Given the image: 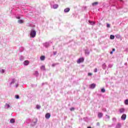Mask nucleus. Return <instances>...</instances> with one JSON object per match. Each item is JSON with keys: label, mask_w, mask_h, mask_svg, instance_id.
I'll list each match as a JSON object with an SVG mask.
<instances>
[{"label": "nucleus", "mask_w": 128, "mask_h": 128, "mask_svg": "<svg viewBox=\"0 0 128 128\" xmlns=\"http://www.w3.org/2000/svg\"><path fill=\"white\" fill-rule=\"evenodd\" d=\"M110 54H114V52L113 51H111L110 52Z\"/></svg>", "instance_id": "de8ad7c7"}, {"label": "nucleus", "mask_w": 128, "mask_h": 128, "mask_svg": "<svg viewBox=\"0 0 128 128\" xmlns=\"http://www.w3.org/2000/svg\"><path fill=\"white\" fill-rule=\"evenodd\" d=\"M90 53V50H88V49L85 50V54H86L89 56Z\"/></svg>", "instance_id": "2eb2a0df"}, {"label": "nucleus", "mask_w": 128, "mask_h": 128, "mask_svg": "<svg viewBox=\"0 0 128 128\" xmlns=\"http://www.w3.org/2000/svg\"><path fill=\"white\" fill-rule=\"evenodd\" d=\"M14 82H16V79H14V78L12 79L11 82L10 84V86H12V84H14Z\"/></svg>", "instance_id": "423d86ee"}, {"label": "nucleus", "mask_w": 128, "mask_h": 128, "mask_svg": "<svg viewBox=\"0 0 128 128\" xmlns=\"http://www.w3.org/2000/svg\"><path fill=\"white\" fill-rule=\"evenodd\" d=\"M87 128H92V127H90V126H88Z\"/></svg>", "instance_id": "8fccbe9b"}, {"label": "nucleus", "mask_w": 128, "mask_h": 128, "mask_svg": "<svg viewBox=\"0 0 128 128\" xmlns=\"http://www.w3.org/2000/svg\"><path fill=\"white\" fill-rule=\"evenodd\" d=\"M102 68L103 70H106V63H104L102 64Z\"/></svg>", "instance_id": "f3484780"}, {"label": "nucleus", "mask_w": 128, "mask_h": 128, "mask_svg": "<svg viewBox=\"0 0 128 128\" xmlns=\"http://www.w3.org/2000/svg\"><path fill=\"white\" fill-rule=\"evenodd\" d=\"M88 22L89 24H91V26H94V24H96V22L94 21H91L89 20Z\"/></svg>", "instance_id": "6e6552de"}, {"label": "nucleus", "mask_w": 128, "mask_h": 128, "mask_svg": "<svg viewBox=\"0 0 128 128\" xmlns=\"http://www.w3.org/2000/svg\"><path fill=\"white\" fill-rule=\"evenodd\" d=\"M45 118H46V120H48V118H50V113L46 114L45 115Z\"/></svg>", "instance_id": "39448f33"}, {"label": "nucleus", "mask_w": 128, "mask_h": 128, "mask_svg": "<svg viewBox=\"0 0 128 128\" xmlns=\"http://www.w3.org/2000/svg\"><path fill=\"white\" fill-rule=\"evenodd\" d=\"M58 8V4H54L53 5V8L54 10H56V8Z\"/></svg>", "instance_id": "4468645a"}, {"label": "nucleus", "mask_w": 128, "mask_h": 128, "mask_svg": "<svg viewBox=\"0 0 128 128\" xmlns=\"http://www.w3.org/2000/svg\"><path fill=\"white\" fill-rule=\"evenodd\" d=\"M120 2H122V0H120Z\"/></svg>", "instance_id": "603ef678"}, {"label": "nucleus", "mask_w": 128, "mask_h": 128, "mask_svg": "<svg viewBox=\"0 0 128 128\" xmlns=\"http://www.w3.org/2000/svg\"><path fill=\"white\" fill-rule=\"evenodd\" d=\"M126 114H123L121 116V119L122 120H126Z\"/></svg>", "instance_id": "7ed1b4c3"}, {"label": "nucleus", "mask_w": 128, "mask_h": 128, "mask_svg": "<svg viewBox=\"0 0 128 128\" xmlns=\"http://www.w3.org/2000/svg\"><path fill=\"white\" fill-rule=\"evenodd\" d=\"M15 98H16L17 100H18V98H20V96L18 95V94H16L15 96Z\"/></svg>", "instance_id": "473e14b6"}, {"label": "nucleus", "mask_w": 128, "mask_h": 128, "mask_svg": "<svg viewBox=\"0 0 128 128\" xmlns=\"http://www.w3.org/2000/svg\"><path fill=\"white\" fill-rule=\"evenodd\" d=\"M44 83H42V86H44Z\"/></svg>", "instance_id": "3c124183"}, {"label": "nucleus", "mask_w": 128, "mask_h": 128, "mask_svg": "<svg viewBox=\"0 0 128 128\" xmlns=\"http://www.w3.org/2000/svg\"><path fill=\"white\" fill-rule=\"evenodd\" d=\"M102 116H104V114L102 112L98 113V118H102Z\"/></svg>", "instance_id": "9d476101"}, {"label": "nucleus", "mask_w": 128, "mask_h": 128, "mask_svg": "<svg viewBox=\"0 0 128 128\" xmlns=\"http://www.w3.org/2000/svg\"><path fill=\"white\" fill-rule=\"evenodd\" d=\"M18 84H16V85L15 86V88H18Z\"/></svg>", "instance_id": "79ce46f5"}, {"label": "nucleus", "mask_w": 128, "mask_h": 128, "mask_svg": "<svg viewBox=\"0 0 128 128\" xmlns=\"http://www.w3.org/2000/svg\"><path fill=\"white\" fill-rule=\"evenodd\" d=\"M112 64H109L108 66V68H112Z\"/></svg>", "instance_id": "c756f323"}, {"label": "nucleus", "mask_w": 128, "mask_h": 128, "mask_svg": "<svg viewBox=\"0 0 128 128\" xmlns=\"http://www.w3.org/2000/svg\"><path fill=\"white\" fill-rule=\"evenodd\" d=\"M30 38H36V30L32 29L30 30Z\"/></svg>", "instance_id": "f257e3e1"}, {"label": "nucleus", "mask_w": 128, "mask_h": 128, "mask_svg": "<svg viewBox=\"0 0 128 128\" xmlns=\"http://www.w3.org/2000/svg\"><path fill=\"white\" fill-rule=\"evenodd\" d=\"M84 58H80L77 60V64H80V62H84Z\"/></svg>", "instance_id": "f03ea898"}, {"label": "nucleus", "mask_w": 128, "mask_h": 128, "mask_svg": "<svg viewBox=\"0 0 128 128\" xmlns=\"http://www.w3.org/2000/svg\"><path fill=\"white\" fill-rule=\"evenodd\" d=\"M124 104L126 106H128V99H126V100H124Z\"/></svg>", "instance_id": "393cba45"}, {"label": "nucleus", "mask_w": 128, "mask_h": 128, "mask_svg": "<svg viewBox=\"0 0 128 128\" xmlns=\"http://www.w3.org/2000/svg\"><path fill=\"white\" fill-rule=\"evenodd\" d=\"M36 108H37V110H40V106L36 105Z\"/></svg>", "instance_id": "2f4dec72"}, {"label": "nucleus", "mask_w": 128, "mask_h": 128, "mask_svg": "<svg viewBox=\"0 0 128 128\" xmlns=\"http://www.w3.org/2000/svg\"><path fill=\"white\" fill-rule=\"evenodd\" d=\"M10 124H14L16 122V120L14 118H11L10 120Z\"/></svg>", "instance_id": "a211bd4d"}, {"label": "nucleus", "mask_w": 128, "mask_h": 128, "mask_svg": "<svg viewBox=\"0 0 128 128\" xmlns=\"http://www.w3.org/2000/svg\"><path fill=\"white\" fill-rule=\"evenodd\" d=\"M94 88H96V84H92L90 86V88L94 89Z\"/></svg>", "instance_id": "9b49d317"}, {"label": "nucleus", "mask_w": 128, "mask_h": 128, "mask_svg": "<svg viewBox=\"0 0 128 128\" xmlns=\"http://www.w3.org/2000/svg\"><path fill=\"white\" fill-rule=\"evenodd\" d=\"M116 51V49H114V48H112V52H115Z\"/></svg>", "instance_id": "49530a36"}, {"label": "nucleus", "mask_w": 128, "mask_h": 128, "mask_svg": "<svg viewBox=\"0 0 128 128\" xmlns=\"http://www.w3.org/2000/svg\"><path fill=\"white\" fill-rule=\"evenodd\" d=\"M96 126H100V122H97V123H96Z\"/></svg>", "instance_id": "37998d69"}, {"label": "nucleus", "mask_w": 128, "mask_h": 128, "mask_svg": "<svg viewBox=\"0 0 128 128\" xmlns=\"http://www.w3.org/2000/svg\"><path fill=\"white\" fill-rule=\"evenodd\" d=\"M106 118H108V120H110V116L108 114H106Z\"/></svg>", "instance_id": "c9c22d12"}, {"label": "nucleus", "mask_w": 128, "mask_h": 128, "mask_svg": "<svg viewBox=\"0 0 128 128\" xmlns=\"http://www.w3.org/2000/svg\"><path fill=\"white\" fill-rule=\"evenodd\" d=\"M16 18H17V20H20V16H16Z\"/></svg>", "instance_id": "e433bc0d"}, {"label": "nucleus", "mask_w": 128, "mask_h": 128, "mask_svg": "<svg viewBox=\"0 0 128 128\" xmlns=\"http://www.w3.org/2000/svg\"><path fill=\"white\" fill-rule=\"evenodd\" d=\"M24 47H20L19 50H20V52H24Z\"/></svg>", "instance_id": "5701e85b"}, {"label": "nucleus", "mask_w": 128, "mask_h": 128, "mask_svg": "<svg viewBox=\"0 0 128 128\" xmlns=\"http://www.w3.org/2000/svg\"><path fill=\"white\" fill-rule=\"evenodd\" d=\"M105 112H106V110H105Z\"/></svg>", "instance_id": "5fc2aeb1"}, {"label": "nucleus", "mask_w": 128, "mask_h": 128, "mask_svg": "<svg viewBox=\"0 0 128 128\" xmlns=\"http://www.w3.org/2000/svg\"><path fill=\"white\" fill-rule=\"evenodd\" d=\"M101 92H106V90L104 88L101 89Z\"/></svg>", "instance_id": "72a5a7b5"}, {"label": "nucleus", "mask_w": 128, "mask_h": 128, "mask_svg": "<svg viewBox=\"0 0 128 128\" xmlns=\"http://www.w3.org/2000/svg\"><path fill=\"white\" fill-rule=\"evenodd\" d=\"M40 70H46V66H42L41 67H40Z\"/></svg>", "instance_id": "b1692460"}, {"label": "nucleus", "mask_w": 128, "mask_h": 128, "mask_svg": "<svg viewBox=\"0 0 128 128\" xmlns=\"http://www.w3.org/2000/svg\"><path fill=\"white\" fill-rule=\"evenodd\" d=\"M18 24H24V20H18Z\"/></svg>", "instance_id": "4be33fe9"}, {"label": "nucleus", "mask_w": 128, "mask_h": 128, "mask_svg": "<svg viewBox=\"0 0 128 128\" xmlns=\"http://www.w3.org/2000/svg\"><path fill=\"white\" fill-rule=\"evenodd\" d=\"M29 64H30V62H28V60H25L24 62V66H28Z\"/></svg>", "instance_id": "6ab92c4d"}, {"label": "nucleus", "mask_w": 128, "mask_h": 128, "mask_svg": "<svg viewBox=\"0 0 128 128\" xmlns=\"http://www.w3.org/2000/svg\"><path fill=\"white\" fill-rule=\"evenodd\" d=\"M94 72H98V68H96L94 70Z\"/></svg>", "instance_id": "58836bf2"}, {"label": "nucleus", "mask_w": 128, "mask_h": 128, "mask_svg": "<svg viewBox=\"0 0 128 128\" xmlns=\"http://www.w3.org/2000/svg\"><path fill=\"white\" fill-rule=\"evenodd\" d=\"M4 72H6V70L2 69L1 70V74H4Z\"/></svg>", "instance_id": "7c9ffc66"}, {"label": "nucleus", "mask_w": 128, "mask_h": 128, "mask_svg": "<svg viewBox=\"0 0 128 128\" xmlns=\"http://www.w3.org/2000/svg\"><path fill=\"white\" fill-rule=\"evenodd\" d=\"M122 128V124L120 123H118L116 126V128Z\"/></svg>", "instance_id": "ddd939ff"}, {"label": "nucleus", "mask_w": 128, "mask_h": 128, "mask_svg": "<svg viewBox=\"0 0 128 128\" xmlns=\"http://www.w3.org/2000/svg\"><path fill=\"white\" fill-rule=\"evenodd\" d=\"M32 122V120H30V118H28L26 120V124H30V122Z\"/></svg>", "instance_id": "0eeeda50"}, {"label": "nucleus", "mask_w": 128, "mask_h": 128, "mask_svg": "<svg viewBox=\"0 0 128 128\" xmlns=\"http://www.w3.org/2000/svg\"><path fill=\"white\" fill-rule=\"evenodd\" d=\"M10 108V106L8 104H6L5 106V108Z\"/></svg>", "instance_id": "a878e982"}, {"label": "nucleus", "mask_w": 128, "mask_h": 128, "mask_svg": "<svg viewBox=\"0 0 128 128\" xmlns=\"http://www.w3.org/2000/svg\"><path fill=\"white\" fill-rule=\"evenodd\" d=\"M56 64H52V66H56Z\"/></svg>", "instance_id": "a18cd8bd"}, {"label": "nucleus", "mask_w": 128, "mask_h": 128, "mask_svg": "<svg viewBox=\"0 0 128 128\" xmlns=\"http://www.w3.org/2000/svg\"><path fill=\"white\" fill-rule=\"evenodd\" d=\"M34 76H38V71H35L34 73Z\"/></svg>", "instance_id": "412c9836"}, {"label": "nucleus", "mask_w": 128, "mask_h": 128, "mask_svg": "<svg viewBox=\"0 0 128 128\" xmlns=\"http://www.w3.org/2000/svg\"><path fill=\"white\" fill-rule=\"evenodd\" d=\"M112 120H113V122H116V118H112Z\"/></svg>", "instance_id": "4c0bfd02"}, {"label": "nucleus", "mask_w": 128, "mask_h": 128, "mask_svg": "<svg viewBox=\"0 0 128 128\" xmlns=\"http://www.w3.org/2000/svg\"><path fill=\"white\" fill-rule=\"evenodd\" d=\"M24 57L22 56H20V60H24Z\"/></svg>", "instance_id": "c85d7f7f"}, {"label": "nucleus", "mask_w": 128, "mask_h": 128, "mask_svg": "<svg viewBox=\"0 0 128 128\" xmlns=\"http://www.w3.org/2000/svg\"><path fill=\"white\" fill-rule=\"evenodd\" d=\"M70 10V9L68 8H66L64 10V12H68Z\"/></svg>", "instance_id": "dca6fc26"}, {"label": "nucleus", "mask_w": 128, "mask_h": 128, "mask_svg": "<svg viewBox=\"0 0 128 128\" xmlns=\"http://www.w3.org/2000/svg\"><path fill=\"white\" fill-rule=\"evenodd\" d=\"M56 52H54V56H56Z\"/></svg>", "instance_id": "c03bdc74"}, {"label": "nucleus", "mask_w": 128, "mask_h": 128, "mask_svg": "<svg viewBox=\"0 0 128 128\" xmlns=\"http://www.w3.org/2000/svg\"><path fill=\"white\" fill-rule=\"evenodd\" d=\"M126 110H124V108H122L120 109V114H124V111Z\"/></svg>", "instance_id": "f8f14e48"}, {"label": "nucleus", "mask_w": 128, "mask_h": 128, "mask_svg": "<svg viewBox=\"0 0 128 128\" xmlns=\"http://www.w3.org/2000/svg\"><path fill=\"white\" fill-rule=\"evenodd\" d=\"M40 60H46V56H42L40 57Z\"/></svg>", "instance_id": "aec40b11"}, {"label": "nucleus", "mask_w": 128, "mask_h": 128, "mask_svg": "<svg viewBox=\"0 0 128 128\" xmlns=\"http://www.w3.org/2000/svg\"><path fill=\"white\" fill-rule=\"evenodd\" d=\"M106 26H107V28H110V24H107Z\"/></svg>", "instance_id": "ea45409f"}, {"label": "nucleus", "mask_w": 128, "mask_h": 128, "mask_svg": "<svg viewBox=\"0 0 128 128\" xmlns=\"http://www.w3.org/2000/svg\"><path fill=\"white\" fill-rule=\"evenodd\" d=\"M108 74V72H106V71L105 72V74Z\"/></svg>", "instance_id": "864d4df0"}, {"label": "nucleus", "mask_w": 128, "mask_h": 128, "mask_svg": "<svg viewBox=\"0 0 128 128\" xmlns=\"http://www.w3.org/2000/svg\"><path fill=\"white\" fill-rule=\"evenodd\" d=\"M110 40H114V35H110Z\"/></svg>", "instance_id": "cd10ccee"}, {"label": "nucleus", "mask_w": 128, "mask_h": 128, "mask_svg": "<svg viewBox=\"0 0 128 128\" xmlns=\"http://www.w3.org/2000/svg\"><path fill=\"white\" fill-rule=\"evenodd\" d=\"M126 52H128V48H127L126 49Z\"/></svg>", "instance_id": "09e8293b"}, {"label": "nucleus", "mask_w": 128, "mask_h": 128, "mask_svg": "<svg viewBox=\"0 0 128 128\" xmlns=\"http://www.w3.org/2000/svg\"><path fill=\"white\" fill-rule=\"evenodd\" d=\"M44 46H45V48H48V46H50V43L46 42V43L44 44Z\"/></svg>", "instance_id": "1a4fd4ad"}, {"label": "nucleus", "mask_w": 128, "mask_h": 128, "mask_svg": "<svg viewBox=\"0 0 128 128\" xmlns=\"http://www.w3.org/2000/svg\"><path fill=\"white\" fill-rule=\"evenodd\" d=\"M74 110H75V108L74 107L70 108V112H72V111Z\"/></svg>", "instance_id": "f704fd0d"}, {"label": "nucleus", "mask_w": 128, "mask_h": 128, "mask_svg": "<svg viewBox=\"0 0 128 128\" xmlns=\"http://www.w3.org/2000/svg\"><path fill=\"white\" fill-rule=\"evenodd\" d=\"M38 122V119L36 118V120L33 122H32L31 126H36V123Z\"/></svg>", "instance_id": "20e7f679"}, {"label": "nucleus", "mask_w": 128, "mask_h": 128, "mask_svg": "<svg viewBox=\"0 0 128 128\" xmlns=\"http://www.w3.org/2000/svg\"><path fill=\"white\" fill-rule=\"evenodd\" d=\"M92 73H88V76H92Z\"/></svg>", "instance_id": "a19ab883"}, {"label": "nucleus", "mask_w": 128, "mask_h": 128, "mask_svg": "<svg viewBox=\"0 0 128 128\" xmlns=\"http://www.w3.org/2000/svg\"><path fill=\"white\" fill-rule=\"evenodd\" d=\"M98 2H94L92 4V6H98Z\"/></svg>", "instance_id": "bb28decb"}]
</instances>
